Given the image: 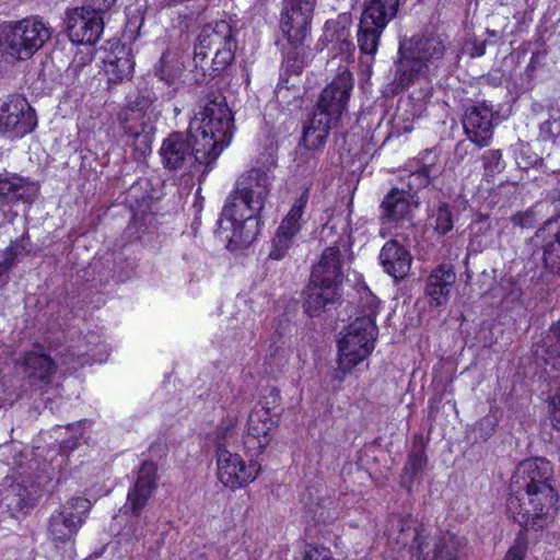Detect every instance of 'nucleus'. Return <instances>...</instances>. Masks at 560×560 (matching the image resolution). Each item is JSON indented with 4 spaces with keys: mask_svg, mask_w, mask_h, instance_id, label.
Listing matches in <instances>:
<instances>
[{
    "mask_svg": "<svg viewBox=\"0 0 560 560\" xmlns=\"http://www.w3.org/2000/svg\"><path fill=\"white\" fill-rule=\"evenodd\" d=\"M233 128L225 97L219 91L209 92L187 131H173L163 140L159 153L164 168L177 172L197 163L205 166L202 174L208 173L230 144Z\"/></svg>",
    "mask_w": 560,
    "mask_h": 560,
    "instance_id": "nucleus-1",
    "label": "nucleus"
},
{
    "mask_svg": "<svg viewBox=\"0 0 560 560\" xmlns=\"http://www.w3.org/2000/svg\"><path fill=\"white\" fill-rule=\"evenodd\" d=\"M552 476L550 462L542 457L528 458L516 466L506 499L514 521L534 526L541 517L556 514L558 495L550 483Z\"/></svg>",
    "mask_w": 560,
    "mask_h": 560,
    "instance_id": "nucleus-2",
    "label": "nucleus"
},
{
    "mask_svg": "<svg viewBox=\"0 0 560 560\" xmlns=\"http://www.w3.org/2000/svg\"><path fill=\"white\" fill-rule=\"evenodd\" d=\"M446 49L444 36L433 31L400 37L395 62L396 88L404 90L420 78L435 73L443 62Z\"/></svg>",
    "mask_w": 560,
    "mask_h": 560,
    "instance_id": "nucleus-3",
    "label": "nucleus"
},
{
    "mask_svg": "<svg viewBox=\"0 0 560 560\" xmlns=\"http://www.w3.org/2000/svg\"><path fill=\"white\" fill-rule=\"evenodd\" d=\"M237 49L236 30L225 20L202 26L194 48L195 68L205 77L215 78L234 60Z\"/></svg>",
    "mask_w": 560,
    "mask_h": 560,
    "instance_id": "nucleus-4",
    "label": "nucleus"
},
{
    "mask_svg": "<svg viewBox=\"0 0 560 560\" xmlns=\"http://www.w3.org/2000/svg\"><path fill=\"white\" fill-rule=\"evenodd\" d=\"M398 532L390 537L389 544L401 560H460V540L452 533H441L430 548L428 536L410 521L399 520Z\"/></svg>",
    "mask_w": 560,
    "mask_h": 560,
    "instance_id": "nucleus-5",
    "label": "nucleus"
},
{
    "mask_svg": "<svg viewBox=\"0 0 560 560\" xmlns=\"http://www.w3.org/2000/svg\"><path fill=\"white\" fill-rule=\"evenodd\" d=\"M378 329L369 318H354L338 340V369L332 377L341 382L345 376L360 362L365 360L374 349Z\"/></svg>",
    "mask_w": 560,
    "mask_h": 560,
    "instance_id": "nucleus-6",
    "label": "nucleus"
},
{
    "mask_svg": "<svg viewBox=\"0 0 560 560\" xmlns=\"http://www.w3.org/2000/svg\"><path fill=\"white\" fill-rule=\"evenodd\" d=\"M51 30L40 20L18 21L4 36V51L16 60H28L50 38Z\"/></svg>",
    "mask_w": 560,
    "mask_h": 560,
    "instance_id": "nucleus-7",
    "label": "nucleus"
},
{
    "mask_svg": "<svg viewBox=\"0 0 560 560\" xmlns=\"http://www.w3.org/2000/svg\"><path fill=\"white\" fill-rule=\"evenodd\" d=\"M91 501L74 497L66 501L48 520L47 532L56 546L72 541L91 510Z\"/></svg>",
    "mask_w": 560,
    "mask_h": 560,
    "instance_id": "nucleus-8",
    "label": "nucleus"
},
{
    "mask_svg": "<svg viewBox=\"0 0 560 560\" xmlns=\"http://www.w3.org/2000/svg\"><path fill=\"white\" fill-rule=\"evenodd\" d=\"M316 0H283L280 28L292 48H300L310 33Z\"/></svg>",
    "mask_w": 560,
    "mask_h": 560,
    "instance_id": "nucleus-9",
    "label": "nucleus"
},
{
    "mask_svg": "<svg viewBox=\"0 0 560 560\" xmlns=\"http://www.w3.org/2000/svg\"><path fill=\"white\" fill-rule=\"evenodd\" d=\"M217 465L218 478L231 489L241 488L252 482L260 471V465L256 462H245L236 453L228 451L221 443L220 436L217 439Z\"/></svg>",
    "mask_w": 560,
    "mask_h": 560,
    "instance_id": "nucleus-10",
    "label": "nucleus"
},
{
    "mask_svg": "<svg viewBox=\"0 0 560 560\" xmlns=\"http://www.w3.org/2000/svg\"><path fill=\"white\" fill-rule=\"evenodd\" d=\"M353 88V78L349 70L339 69L334 80L322 91L314 112H323L334 124H338L346 110Z\"/></svg>",
    "mask_w": 560,
    "mask_h": 560,
    "instance_id": "nucleus-11",
    "label": "nucleus"
},
{
    "mask_svg": "<svg viewBox=\"0 0 560 560\" xmlns=\"http://www.w3.org/2000/svg\"><path fill=\"white\" fill-rule=\"evenodd\" d=\"M549 197L558 202L557 210L560 212V183L558 188L550 191ZM533 240L542 249L544 268L560 276V215L547 220Z\"/></svg>",
    "mask_w": 560,
    "mask_h": 560,
    "instance_id": "nucleus-12",
    "label": "nucleus"
},
{
    "mask_svg": "<svg viewBox=\"0 0 560 560\" xmlns=\"http://www.w3.org/2000/svg\"><path fill=\"white\" fill-rule=\"evenodd\" d=\"M104 16L89 8H74L67 12L66 28L74 44L94 45L103 34Z\"/></svg>",
    "mask_w": 560,
    "mask_h": 560,
    "instance_id": "nucleus-13",
    "label": "nucleus"
},
{
    "mask_svg": "<svg viewBox=\"0 0 560 560\" xmlns=\"http://www.w3.org/2000/svg\"><path fill=\"white\" fill-rule=\"evenodd\" d=\"M0 115L3 118L4 132L13 137H24L37 126L35 110L27 100L19 94L8 97V101L0 108Z\"/></svg>",
    "mask_w": 560,
    "mask_h": 560,
    "instance_id": "nucleus-14",
    "label": "nucleus"
},
{
    "mask_svg": "<svg viewBox=\"0 0 560 560\" xmlns=\"http://www.w3.org/2000/svg\"><path fill=\"white\" fill-rule=\"evenodd\" d=\"M307 202V192L301 195L293 203L289 213L281 221L271 240L269 257L273 260L283 259L294 243L295 236L301 230V219Z\"/></svg>",
    "mask_w": 560,
    "mask_h": 560,
    "instance_id": "nucleus-15",
    "label": "nucleus"
},
{
    "mask_svg": "<svg viewBox=\"0 0 560 560\" xmlns=\"http://www.w3.org/2000/svg\"><path fill=\"white\" fill-rule=\"evenodd\" d=\"M302 296L304 312L311 317L318 316L339 302L340 285L311 276Z\"/></svg>",
    "mask_w": 560,
    "mask_h": 560,
    "instance_id": "nucleus-16",
    "label": "nucleus"
},
{
    "mask_svg": "<svg viewBox=\"0 0 560 560\" xmlns=\"http://www.w3.org/2000/svg\"><path fill=\"white\" fill-rule=\"evenodd\" d=\"M16 363L22 368L30 386L42 393L50 385L57 371L56 362L48 354L40 351L24 352Z\"/></svg>",
    "mask_w": 560,
    "mask_h": 560,
    "instance_id": "nucleus-17",
    "label": "nucleus"
},
{
    "mask_svg": "<svg viewBox=\"0 0 560 560\" xmlns=\"http://www.w3.org/2000/svg\"><path fill=\"white\" fill-rule=\"evenodd\" d=\"M493 112L485 105L478 104L466 108L463 117V128L467 138L478 148L489 144L493 135Z\"/></svg>",
    "mask_w": 560,
    "mask_h": 560,
    "instance_id": "nucleus-18",
    "label": "nucleus"
},
{
    "mask_svg": "<svg viewBox=\"0 0 560 560\" xmlns=\"http://www.w3.org/2000/svg\"><path fill=\"white\" fill-rule=\"evenodd\" d=\"M279 419H273L262 409H253L247 420L245 447L261 453L271 442Z\"/></svg>",
    "mask_w": 560,
    "mask_h": 560,
    "instance_id": "nucleus-19",
    "label": "nucleus"
},
{
    "mask_svg": "<svg viewBox=\"0 0 560 560\" xmlns=\"http://www.w3.org/2000/svg\"><path fill=\"white\" fill-rule=\"evenodd\" d=\"M156 464L151 460H145L140 466L137 480L127 495V503L132 515L138 516L141 513L156 489Z\"/></svg>",
    "mask_w": 560,
    "mask_h": 560,
    "instance_id": "nucleus-20",
    "label": "nucleus"
},
{
    "mask_svg": "<svg viewBox=\"0 0 560 560\" xmlns=\"http://www.w3.org/2000/svg\"><path fill=\"white\" fill-rule=\"evenodd\" d=\"M271 178L261 168H252L241 175L236 182V192L249 199L252 208L264 209L270 192Z\"/></svg>",
    "mask_w": 560,
    "mask_h": 560,
    "instance_id": "nucleus-21",
    "label": "nucleus"
},
{
    "mask_svg": "<svg viewBox=\"0 0 560 560\" xmlns=\"http://www.w3.org/2000/svg\"><path fill=\"white\" fill-rule=\"evenodd\" d=\"M380 261L384 271L397 281L409 273L412 256L402 244L393 238L383 245Z\"/></svg>",
    "mask_w": 560,
    "mask_h": 560,
    "instance_id": "nucleus-22",
    "label": "nucleus"
},
{
    "mask_svg": "<svg viewBox=\"0 0 560 560\" xmlns=\"http://www.w3.org/2000/svg\"><path fill=\"white\" fill-rule=\"evenodd\" d=\"M456 281V273L452 267L439 266L427 278L424 292L431 306L445 305Z\"/></svg>",
    "mask_w": 560,
    "mask_h": 560,
    "instance_id": "nucleus-23",
    "label": "nucleus"
},
{
    "mask_svg": "<svg viewBox=\"0 0 560 560\" xmlns=\"http://www.w3.org/2000/svg\"><path fill=\"white\" fill-rule=\"evenodd\" d=\"M412 196L410 192L393 188L383 199L381 220L385 223H399L411 220Z\"/></svg>",
    "mask_w": 560,
    "mask_h": 560,
    "instance_id": "nucleus-24",
    "label": "nucleus"
},
{
    "mask_svg": "<svg viewBox=\"0 0 560 560\" xmlns=\"http://www.w3.org/2000/svg\"><path fill=\"white\" fill-rule=\"evenodd\" d=\"M37 194L34 183L18 175L0 174V201L7 205L18 201L32 202Z\"/></svg>",
    "mask_w": 560,
    "mask_h": 560,
    "instance_id": "nucleus-25",
    "label": "nucleus"
},
{
    "mask_svg": "<svg viewBox=\"0 0 560 560\" xmlns=\"http://www.w3.org/2000/svg\"><path fill=\"white\" fill-rule=\"evenodd\" d=\"M133 67L131 49L125 45H116L104 58V71L112 83H120L129 79Z\"/></svg>",
    "mask_w": 560,
    "mask_h": 560,
    "instance_id": "nucleus-26",
    "label": "nucleus"
},
{
    "mask_svg": "<svg viewBox=\"0 0 560 560\" xmlns=\"http://www.w3.org/2000/svg\"><path fill=\"white\" fill-rule=\"evenodd\" d=\"M337 244L338 242H335L332 246L323 252L318 262L313 266L311 276L322 281L341 285L343 279L342 259L340 247Z\"/></svg>",
    "mask_w": 560,
    "mask_h": 560,
    "instance_id": "nucleus-27",
    "label": "nucleus"
},
{
    "mask_svg": "<svg viewBox=\"0 0 560 560\" xmlns=\"http://www.w3.org/2000/svg\"><path fill=\"white\" fill-rule=\"evenodd\" d=\"M245 218L236 221L224 220L228 230L221 234L229 240V246L232 248L248 246L259 234L260 218Z\"/></svg>",
    "mask_w": 560,
    "mask_h": 560,
    "instance_id": "nucleus-28",
    "label": "nucleus"
},
{
    "mask_svg": "<svg viewBox=\"0 0 560 560\" xmlns=\"http://www.w3.org/2000/svg\"><path fill=\"white\" fill-rule=\"evenodd\" d=\"M337 125L329 120L323 112H313L312 117L303 127L302 144L307 150H320L326 143L329 131Z\"/></svg>",
    "mask_w": 560,
    "mask_h": 560,
    "instance_id": "nucleus-29",
    "label": "nucleus"
},
{
    "mask_svg": "<svg viewBox=\"0 0 560 560\" xmlns=\"http://www.w3.org/2000/svg\"><path fill=\"white\" fill-rule=\"evenodd\" d=\"M400 3L401 0H365L362 23L385 28L397 16Z\"/></svg>",
    "mask_w": 560,
    "mask_h": 560,
    "instance_id": "nucleus-30",
    "label": "nucleus"
},
{
    "mask_svg": "<svg viewBox=\"0 0 560 560\" xmlns=\"http://www.w3.org/2000/svg\"><path fill=\"white\" fill-rule=\"evenodd\" d=\"M262 210L264 209L252 208V202H249V199L244 198L242 194H237L236 189H234L233 192L228 197L221 213V218L219 220L220 233H224L228 230V228L224 225V220L236 221L240 219H246L245 217L260 218Z\"/></svg>",
    "mask_w": 560,
    "mask_h": 560,
    "instance_id": "nucleus-31",
    "label": "nucleus"
},
{
    "mask_svg": "<svg viewBox=\"0 0 560 560\" xmlns=\"http://www.w3.org/2000/svg\"><path fill=\"white\" fill-rule=\"evenodd\" d=\"M384 30L385 28H378V26L375 25H364L362 20L360 21L358 45L361 54L366 57L364 62L373 60L378 48L380 37Z\"/></svg>",
    "mask_w": 560,
    "mask_h": 560,
    "instance_id": "nucleus-32",
    "label": "nucleus"
},
{
    "mask_svg": "<svg viewBox=\"0 0 560 560\" xmlns=\"http://www.w3.org/2000/svg\"><path fill=\"white\" fill-rule=\"evenodd\" d=\"M154 75L158 78L159 83H164L167 90L161 92L163 100H172L179 86V70L165 61L164 56L160 59L159 66L154 69Z\"/></svg>",
    "mask_w": 560,
    "mask_h": 560,
    "instance_id": "nucleus-33",
    "label": "nucleus"
},
{
    "mask_svg": "<svg viewBox=\"0 0 560 560\" xmlns=\"http://www.w3.org/2000/svg\"><path fill=\"white\" fill-rule=\"evenodd\" d=\"M30 493L21 483H11L4 492L3 503L12 513L22 512L28 506Z\"/></svg>",
    "mask_w": 560,
    "mask_h": 560,
    "instance_id": "nucleus-34",
    "label": "nucleus"
},
{
    "mask_svg": "<svg viewBox=\"0 0 560 560\" xmlns=\"http://www.w3.org/2000/svg\"><path fill=\"white\" fill-rule=\"evenodd\" d=\"M125 131L135 139L136 149L142 153L151 151L154 127L150 122L141 121L139 125H127Z\"/></svg>",
    "mask_w": 560,
    "mask_h": 560,
    "instance_id": "nucleus-35",
    "label": "nucleus"
},
{
    "mask_svg": "<svg viewBox=\"0 0 560 560\" xmlns=\"http://www.w3.org/2000/svg\"><path fill=\"white\" fill-rule=\"evenodd\" d=\"M290 358V349L282 341L281 335H275L272 337V342L269 345L268 353H267V363L271 366V369H280L284 366Z\"/></svg>",
    "mask_w": 560,
    "mask_h": 560,
    "instance_id": "nucleus-36",
    "label": "nucleus"
},
{
    "mask_svg": "<svg viewBox=\"0 0 560 560\" xmlns=\"http://www.w3.org/2000/svg\"><path fill=\"white\" fill-rule=\"evenodd\" d=\"M415 450L408 455V462L405 466V474L410 478L416 477L427 465L424 444L421 435L415 436Z\"/></svg>",
    "mask_w": 560,
    "mask_h": 560,
    "instance_id": "nucleus-37",
    "label": "nucleus"
},
{
    "mask_svg": "<svg viewBox=\"0 0 560 560\" xmlns=\"http://www.w3.org/2000/svg\"><path fill=\"white\" fill-rule=\"evenodd\" d=\"M560 136V107L550 106L548 108V119L539 126V139L541 141L555 142Z\"/></svg>",
    "mask_w": 560,
    "mask_h": 560,
    "instance_id": "nucleus-38",
    "label": "nucleus"
},
{
    "mask_svg": "<svg viewBox=\"0 0 560 560\" xmlns=\"http://www.w3.org/2000/svg\"><path fill=\"white\" fill-rule=\"evenodd\" d=\"M431 219L434 221L435 232L440 235L447 234L454 226L451 206L444 201H440L436 209L432 210Z\"/></svg>",
    "mask_w": 560,
    "mask_h": 560,
    "instance_id": "nucleus-39",
    "label": "nucleus"
},
{
    "mask_svg": "<svg viewBox=\"0 0 560 560\" xmlns=\"http://www.w3.org/2000/svg\"><path fill=\"white\" fill-rule=\"evenodd\" d=\"M32 245L30 236L23 234L19 240L12 242L5 250V257L0 264H5V272L14 265L15 259L30 255Z\"/></svg>",
    "mask_w": 560,
    "mask_h": 560,
    "instance_id": "nucleus-40",
    "label": "nucleus"
},
{
    "mask_svg": "<svg viewBox=\"0 0 560 560\" xmlns=\"http://www.w3.org/2000/svg\"><path fill=\"white\" fill-rule=\"evenodd\" d=\"M160 90V86H156L155 89H140L133 98H130L129 101L130 109L138 113L148 109L154 102L159 100V97H161ZM139 116L141 119L143 118L142 114H139Z\"/></svg>",
    "mask_w": 560,
    "mask_h": 560,
    "instance_id": "nucleus-41",
    "label": "nucleus"
},
{
    "mask_svg": "<svg viewBox=\"0 0 560 560\" xmlns=\"http://www.w3.org/2000/svg\"><path fill=\"white\" fill-rule=\"evenodd\" d=\"M254 409H262L273 419H279L282 413L281 397L277 388L272 387L265 394Z\"/></svg>",
    "mask_w": 560,
    "mask_h": 560,
    "instance_id": "nucleus-42",
    "label": "nucleus"
},
{
    "mask_svg": "<svg viewBox=\"0 0 560 560\" xmlns=\"http://www.w3.org/2000/svg\"><path fill=\"white\" fill-rule=\"evenodd\" d=\"M360 316L357 318H369L375 323V317L378 312V299L368 289H365L360 296Z\"/></svg>",
    "mask_w": 560,
    "mask_h": 560,
    "instance_id": "nucleus-43",
    "label": "nucleus"
},
{
    "mask_svg": "<svg viewBox=\"0 0 560 560\" xmlns=\"http://www.w3.org/2000/svg\"><path fill=\"white\" fill-rule=\"evenodd\" d=\"M483 167L486 175L493 176L504 168L502 153L500 150H488L482 154Z\"/></svg>",
    "mask_w": 560,
    "mask_h": 560,
    "instance_id": "nucleus-44",
    "label": "nucleus"
},
{
    "mask_svg": "<svg viewBox=\"0 0 560 560\" xmlns=\"http://www.w3.org/2000/svg\"><path fill=\"white\" fill-rule=\"evenodd\" d=\"M498 421L493 417H485L480 419L472 429L476 440L487 441L494 432Z\"/></svg>",
    "mask_w": 560,
    "mask_h": 560,
    "instance_id": "nucleus-45",
    "label": "nucleus"
},
{
    "mask_svg": "<svg viewBox=\"0 0 560 560\" xmlns=\"http://www.w3.org/2000/svg\"><path fill=\"white\" fill-rule=\"evenodd\" d=\"M533 353L537 359L549 363L551 359L560 357L550 339H541L533 346Z\"/></svg>",
    "mask_w": 560,
    "mask_h": 560,
    "instance_id": "nucleus-46",
    "label": "nucleus"
},
{
    "mask_svg": "<svg viewBox=\"0 0 560 560\" xmlns=\"http://www.w3.org/2000/svg\"><path fill=\"white\" fill-rule=\"evenodd\" d=\"M316 150H307L303 147V150H301L295 158L296 167L302 168V172L311 173L315 171L318 165L313 153Z\"/></svg>",
    "mask_w": 560,
    "mask_h": 560,
    "instance_id": "nucleus-47",
    "label": "nucleus"
},
{
    "mask_svg": "<svg viewBox=\"0 0 560 560\" xmlns=\"http://www.w3.org/2000/svg\"><path fill=\"white\" fill-rule=\"evenodd\" d=\"M292 49L293 50L287 52L282 66L287 72H290L292 74H299L304 67V61L303 58L300 56V52L298 51L299 48Z\"/></svg>",
    "mask_w": 560,
    "mask_h": 560,
    "instance_id": "nucleus-48",
    "label": "nucleus"
},
{
    "mask_svg": "<svg viewBox=\"0 0 560 560\" xmlns=\"http://www.w3.org/2000/svg\"><path fill=\"white\" fill-rule=\"evenodd\" d=\"M93 60V56L90 47L86 50H79L72 58L68 70L73 74H78L85 66L90 65Z\"/></svg>",
    "mask_w": 560,
    "mask_h": 560,
    "instance_id": "nucleus-49",
    "label": "nucleus"
},
{
    "mask_svg": "<svg viewBox=\"0 0 560 560\" xmlns=\"http://www.w3.org/2000/svg\"><path fill=\"white\" fill-rule=\"evenodd\" d=\"M527 552V544L522 537H517L506 551L502 560H524Z\"/></svg>",
    "mask_w": 560,
    "mask_h": 560,
    "instance_id": "nucleus-50",
    "label": "nucleus"
},
{
    "mask_svg": "<svg viewBox=\"0 0 560 560\" xmlns=\"http://www.w3.org/2000/svg\"><path fill=\"white\" fill-rule=\"evenodd\" d=\"M302 560H334L329 549L325 547L307 546Z\"/></svg>",
    "mask_w": 560,
    "mask_h": 560,
    "instance_id": "nucleus-51",
    "label": "nucleus"
},
{
    "mask_svg": "<svg viewBox=\"0 0 560 560\" xmlns=\"http://www.w3.org/2000/svg\"><path fill=\"white\" fill-rule=\"evenodd\" d=\"M514 225L522 229L532 228L535 222V214L533 211L518 212L511 218Z\"/></svg>",
    "mask_w": 560,
    "mask_h": 560,
    "instance_id": "nucleus-52",
    "label": "nucleus"
},
{
    "mask_svg": "<svg viewBox=\"0 0 560 560\" xmlns=\"http://www.w3.org/2000/svg\"><path fill=\"white\" fill-rule=\"evenodd\" d=\"M491 229L490 219L488 215L479 214L477 218L472 221L470 225L471 232L475 234H486Z\"/></svg>",
    "mask_w": 560,
    "mask_h": 560,
    "instance_id": "nucleus-53",
    "label": "nucleus"
},
{
    "mask_svg": "<svg viewBox=\"0 0 560 560\" xmlns=\"http://www.w3.org/2000/svg\"><path fill=\"white\" fill-rule=\"evenodd\" d=\"M115 2L116 0H91L88 5H84V8H89L90 10H93V12L104 16Z\"/></svg>",
    "mask_w": 560,
    "mask_h": 560,
    "instance_id": "nucleus-54",
    "label": "nucleus"
},
{
    "mask_svg": "<svg viewBox=\"0 0 560 560\" xmlns=\"http://www.w3.org/2000/svg\"><path fill=\"white\" fill-rule=\"evenodd\" d=\"M413 180H418V186H427L430 183V167L422 166L411 174Z\"/></svg>",
    "mask_w": 560,
    "mask_h": 560,
    "instance_id": "nucleus-55",
    "label": "nucleus"
},
{
    "mask_svg": "<svg viewBox=\"0 0 560 560\" xmlns=\"http://www.w3.org/2000/svg\"><path fill=\"white\" fill-rule=\"evenodd\" d=\"M485 49H486L485 40L480 42V43H476V42L467 43L465 46L466 52L472 58L482 56L485 54Z\"/></svg>",
    "mask_w": 560,
    "mask_h": 560,
    "instance_id": "nucleus-56",
    "label": "nucleus"
},
{
    "mask_svg": "<svg viewBox=\"0 0 560 560\" xmlns=\"http://www.w3.org/2000/svg\"><path fill=\"white\" fill-rule=\"evenodd\" d=\"M551 331L557 341L560 342V319L551 327Z\"/></svg>",
    "mask_w": 560,
    "mask_h": 560,
    "instance_id": "nucleus-57",
    "label": "nucleus"
},
{
    "mask_svg": "<svg viewBox=\"0 0 560 560\" xmlns=\"http://www.w3.org/2000/svg\"><path fill=\"white\" fill-rule=\"evenodd\" d=\"M538 57H539L538 52H534L532 55L530 62H529V66H528L529 69H535V65L537 63Z\"/></svg>",
    "mask_w": 560,
    "mask_h": 560,
    "instance_id": "nucleus-58",
    "label": "nucleus"
},
{
    "mask_svg": "<svg viewBox=\"0 0 560 560\" xmlns=\"http://www.w3.org/2000/svg\"><path fill=\"white\" fill-rule=\"evenodd\" d=\"M5 267H7L5 264H0V276L5 272Z\"/></svg>",
    "mask_w": 560,
    "mask_h": 560,
    "instance_id": "nucleus-59",
    "label": "nucleus"
},
{
    "mask_svg": "<svg viewBox=\"0 0 560 560\" xmlns=\"http://www.w3.org/2000/svg\"><path fill=\"white\" fill-rule=\"evenodd\" d=\"M133 535H135V537H136L137 539H139V538L142 536V533H139V534H138V533L133 532Z\"/></svg>",
    "mask_w": 560,
    "mask_h": 560,
    "instance_id": "nucleus-60",
    "label": "nucleus"
}]
</instances>
